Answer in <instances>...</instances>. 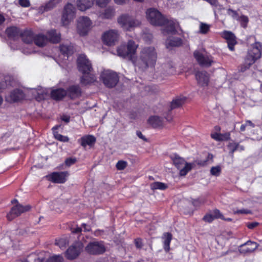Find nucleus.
<instances>
[{
	"label": "nucleus",
	"instance_id": "nucleus-1",
	"mask_svg": "<svg viewBox=\"0 0 262 262\" xmlns=\"http://www.w3.org/2000/svg\"><path fill=\"white\" fill-rule=\"evenodd\" d=\"M157 58V54L155 48L152 47L143 48L138 58L134 61L136 66L142 70L155 66Z\"/></svg>",
	"mask_w": 262,
	"mask_h": 262
},
{
	"label": "nucleus",
	"instance_id": "nucleus-2",
	"mask_svg": "<svg viewBox=\"0 0 262 262\" xmlns=\"http://www.w3.org/2000/svg\"><path fill=\"white\" fill-rule=\"evenodd\" d=\"M262 45L259 42H255L252 45V48L248 51L245 59V63L240 67L239 71L245 72L261 56Z\"/></svg>",
	"mask_w": 262,
	"mask_h": 262
},
{
	"label": "nucleus",
	"instance_id": "nucleus-3",
	"mask_svg": "<svg viewBox=\"0 0 262 262\" xmlns=\"http://www.w3.org/2000/svg\"><path fill=\"white\" fill-rule=\"evenodd\" d=\"M138 47V45L134 40H129L127 43H122L117 48V55L123 58L127 57L134 62V56Z\"/></svg>",
	"mask_w": 262,
	"mask_h": 262
},
{
	"label": "nucleus",
	"instance_id": "nucleus-4",
	"mask_svg": "<svg viewBox=\"0 0 262 262\" xmlns=\"http://www.w3.org/2000/svg\"><path fill=\"white\" fill-rule=\"evenodd\" d=\"M173 163L178 169H181L180 170V175L185 176L191 170L195 165L194 163H189L185 162V160L178 155H174L171 157Z\"/></svg>",
	"mask_w": 262,
	"mask_h": 262
},
{
	"label": "nucleus",
	"instance_id": "nucleus-5",
	"mask_svg": "<svg viewBox=\"0 0 262 262\" xmlns=\"http://www.w3.org/2000/svg\"><path fill=\"white\" fill-rule=\"evenodd\" d=\"M100 79L107 88H112L116 85L119 81L118 74L111 70H104L100 75Z\"/></svg>",
	"mask_w": 262,
	"mask_h": 262
},
{
	"label": "nucleus",
	"instance_id": "nucleus-6",
	"mask_svg": "<svg viewBox=\"0 0 262 262\" xmlns=\"http://www.w3.org/2000/svg\"><path fill=\"white\" fill-rule=\"evenodd\" d=\"M146 17L150 23L154 26H162L165 17L156 9L149 8L147 10Z\"/></svg>",
	"mask_w": 262,
	"mask_h": 262
},
{
	"label": "nucleus",
	"instance_id": "nucleus-7",
	"mask_svg": "<svg viewBox=\"0 0 262 262\" xmlns=\"http://www.w3.org/2000/svg\"><path fill=\"white\" fill-rule=\"evenodd\" d=\"M117 21L123 29L125 30H129L132 28L137 27L141 24L139 20L128 14L121 15L118 18Z\"/></svg>",
	"mask_w": 262,
	"mask_h": 262
},
{
	"label": "nucleus",
	"instance_id": "nucleus-8",
	"mask_svg": "<svg viewBox=\"0 0 262 262\" xmlns=\"http://www.w3.org/2000/svg\"><path fill=\"white\" fill-rule=\"evenodd\" d=\"M85 250L91 255H97L104 253L106 248L103 241H94L88 243Z\"/></svg>",
	"mask_w": 262,
	"mask_h": 262
},
{
	"label": "nucleus",
	"instance_id": "nucleus-9",
	"mask_svg": "<svg viewBox=\"0 0 262 262\" xmlns=\"http://www.w3.org/2000/svg\"><path fill=\"white\" fill-rule=\"evenodd\" d=\"M83 247L84 245L81 241L75 243L66 250V257L69 260L76 259L82 251Z\"/></svg>",
	"mask_w": 262,
	"mask_h": 262
},
{
	"label": "nucleus",
	"instance_id": "nucleus-10",
	"mask_svg": "<svg viewBox=\"0 0 262 262\" xmlns=\"http://www.w3.org/2000/svg\"><path fill=\"white\" fill-rule=\"evenodd\" d=\"M119 37L120 34L117 30H110L103 33L102 39L104 44L112 46L118 41Z\"/></svg>",
	"mask_w": 262,
	"mask_h": 262
},
{
	"label": "nucleus",
	"instance_id": "nucleus-11",
	"mask_svg": "<svg viewBox=\"0 0 262 262\" xmlns=\"http://www.w3.org/2000/svg\"><path fill=\"white\" fill-rule=\"evenodd\" d=\"M75 16V8L71 4H68L64 7L61 22L64 26L68 25Z\"/></svg>",
	"mask_w": 262,
	"mask_h": 262
},
{
	"label": "nucleus",
	"instance_id": "nucleus-12",
	"mask_svg": "<svg viewBox=\"0 0 262 262\" xmlns=\"http://www.w3.org/2000/svg\"><path fill=\"white\" fill-rule=\"evenodd\" d=\"M91 21L86 16L80 17L77 20V31L80 35H85L90 29Z\"/></svg>",
	"mask_w": 262,
	"mask_h": 262
},
{
	"label": "nucleus",
	"instance_id": "nucleus-13",
	"mask_svg": "<svg viewBox=\"0 0 262 262\" xmlns=\"http://www.w3.org/2000/svg\"><path fill=\"white\" fill-rule=\"evenodd\" d=\"M78 70L83 74L91 72L92 67L90 61L84 55H80L77 60Z\"/></svg>",
	"mask_w": 262,
	"mask_h": 262
},
{
	"label": "nucleus",
	"instance_id": "nucleus-14",
	"mask_svg": "<svg viewBox=\"0 0 262 262\" xmlns=\"http://www.w3.org/2000/svg\"><path fill=\"white\" fill-rule=\"evenodd\" d=\"M30 208V207L28 205L24 206L18 204L13 207L9 213L7 214V219L9 221H12L14 218L20 215L22 213L28 211Z\"/></svg>",
	"mask_w": 262,
	"mask_h": 262
},
{
	"label": "nucleus",
	"instance_id": "nucleus-15",
	"mask_svg": "<svg viewBox=\"0 0 262 262\" xmlns=\"http://www.w3.org/2000/svg\"><path fill=\"white\" fill-rule=\"evenodd\" d=\"M69 176L67 171L54 172L48 176L49 180L55 183L62 184L67 181Z\"/></svg>",
	"mask_w": 262,
	"mask_h": 262
},
{
	"label": "nucleus",
	"instance_id": "nucleus-16",
	"mask_svg": "<svg viewBox=\"0 0 262 262\" xmlns=\"http://www.w3.org/2000/svg\"><path fill=\"white\" fill-rule=\"evenodd\" d=\"M258 245L254 242L248 241L240 246L239 251L243 254H248L253 252L257 247Z\"/></svg>",
	"mask_w": 262,
	"mask_h": 262
},
{
	"label": "nucleus",
	"instance_id": "nucleus-17",
	"mask_svg": "<svg viewBox=\"0 0 262 262\" xmlns=\"http://www.w3.org/2000/svg\"><path fill=\"white\" fill-rule=\"evenodd\" d=\"M193 55L198 63L202 66L210 67L213 62L211 57L205 56L199 51H195Z\"/></svg>",
	"mask_w": 262,
	"mask_h": 262
},
{
	"label": "nucleus",
	"instance_id": "nucleus-18",
	"mask_svg": "<svg viewBox=\"0 0 262 262\" xmlns=\"http://www.w3.org/2000/svg\"><path fill=\"white\" fill-rule=\"evenodd\" d=\"M178 25V23L173 20H169L165 18V22L162 25L164 26L163 29V33L164 34L167 33V34H175L177 32L176 27Z\"/></svg>",
	"mask_w": 262,
	"mask_h": 262
},
{
	"label": "nucleus",
	"instance_id": "nucleus-19",
	"mask_svg": "<svg viewBox=\"0 0 262 262\" xmlns=\"http://www.w3.org/2000/svg\"><path fill=\"white\" fill-rule=\"evenodd\" d=\"M222 37L226 39L229 49L234 50V46L236 43V37L234 34L230 31H224L222 33Z\"/></svg>",
	"mask_w": 262,
	"mask_h": 262
},
{
	"label": "nucleus",
	"instance_id": "nucleus-20",
	"mask_svg": "<svg viewBox=\"0 0 262 262\" xmlns=\"http://www.w3.org/2000/svg\"><path fill=\"white\" fill-rule=\"evenodd\" d=\"M199 84L202 86L207 85L209 82V75L205 71L198 72L195 74Z\"/></svg>",
	"mask_w": 262,
	"mask_h": 262
},
{
	"label": "nucleus",
	"instance_id": "nucleus-21",
	"mask_svg": "<svg viewBox=\"0 0 262 262\" xmlns=\"http://www.w3.org/2000/svg\"><path fill=\"white\" fill-rule=\"evenodd\" d=\"M67 94L71 99H75L81 96V91L79 85H72L67 91Z\"/></svg>",
	"mask_w": 262,
	"mask_h": 262
},
{
	"label": "nucleus",
	"instance_id": "nucleus-22",
	"mask_svg": "<svg viewBox=\"0 0 262 262\" xmlns=\"http://www.w3.org/2000/svg\"><path fill=\"white\" fill-rule=\"evenodd\" d=\"M67 94V91L63 89H56L53 90L51 93V97L55 100H60Z\"/></svg>",
	"mask_w": 262,
	"mask_h": 262
},
{
	"label": "nucleus",
	"instance_id": "nucleus-23",
	"mask_svg": "<svg viewBox=\"0 0 262 262\" xmlns=\"http://www.w3.org/2000/svg\"><path fill=\"white\" fill-rule=\"evenodd\" d=\"M60 51L64 57L68 58L69 56L74 53V47L71 43H63L60 46Z\"/></svg>",
	"mask_w": 262,
	"mask_h": 262
},
{
	"label": "nucleus",
	"instance_id": "nucleus-24",
	"mask_svg": "<svg viewBox=\"0 0 262 262\" xmlns=\"http://www.w3.org/2000/svg\"><path fill=\"white\" fill-rule=\"evenodd\" d=\"M182 45V40L179 37H170L166 39L165 45L167 48L178 47Z\"/></svg>",
	"mask_w": 262,
	"mask_h": 262
},
{
	"label": "nucleus",
	"instance_id": "nucleus-25",
	"mask_svg": "<svg viewBox=\"0 0 262 262\" xmlns=\"http://www.w3.org/2000/svg\"><path fill=\"white\" fill-rule=\"evenodd\" d=\"M8 36L12 39H16L20 36L21 32L20 29L16 27H10L6 30Z\"/></svg>",
	"mask_w": 262,
	"mask_h": 262
},
{
	"label": "nucleus",
	"instance_id": "nucleus-26",
	"mask_svg": "<svg viewBox=\"0 0 262 262\" xmlns=\"http://www.w3.org/2000/svg\"><path fill=\"white\" fill-rule=\"evenodd\" d=\"M94 2V0H78L77 6L80 11H85L93 5Z\"/></svg>",
	"mask_w": 262,
	"mask_h": 262
},
{
	"label": "nucleus",
	"instance_id": "nucleus-27",
	"mask_svg": "<svg viewBox=\"0 0 262 262\" xmlns=\"http://www.w3.org/2000/svg\"><path fill=\"white\" fill-rule=\"evenodd\" d=\"M90 72H88L86 74H83V75L80 78V83L83 85H87L93 83L96 80V77L90 74Z\"/></svg>",
	"mask_w": 262,
	"mask_h": 262
},
{
	"label": "nucleus",
	"instance_id": "nucleus-28",
	"mask_svg": "<svg viewBox=\"0 0 262 262\" xmlns=\"http://www.w3.org/2000/svg\"><path fill=\"white\" fill-rule=\"evenodd\" d=\"M79 142H80L82 146L85 147L86 145L91 146L94 144L96 142V139L92 135H87L81 138Z\"/></svg>",
	"mask_w": 262,
	"mask_h": 262
},
{
	"label": "nucleus",
	"instance_id": "nucleus-29",
	"mask_svg": "<svg viewBox=\"0 0 262 262\" xmlns=\"http://www.w3.org/2000/svg\"><path fill=\"white\" fill-rule=\"evenodd\" d=\"M48 41L53 43H56L60 41L61 39L60 34L57 33L55 30H51L47 33Z\"/></svg>",
	"mask_w": 262,
	"mask_h": 262
},
{
	"label": "nucleus",
	"instance_id": "nucleus-30",
	"mask_svg": "<svg viewBox=\"0 0 262 262\" xmlns=\"http://www.w3.org/2000/svg\"><path fill=\"white\" fill-rule=\"evenodd\" d=\"M20 36L23 41L26 43H32L35 37L32 31L30 30H25L21 32Z\"/></svg>",
	"mask_w": 262,
	"mask_h": 262
},
{
	"label": "nucleus",
	"instance_id": "nucleus-31",
	"mask_svg": "<svg viewBox=\"0 0 262 262\" xmlns=\"http://www.w3.org/2000/svg\"><path fill=\"white\" fill-rule=\"evenodd\" d=\"M33 41L36 46L42 47L48 42V39L44 35L38 34L35 36Z\"/></svg>",
	"mask_w": 262,
	"mask_h": 262
},
{
	"label": "nucleus",
	"instance_id": "nucleus-32",
	"mask_svg": "<svg viewBox=\"0 0 262 262\" xmlns=\"http://www.w3.org/2000/svg\"><path fill=\"white\" fill-rule=\"evenodd\" d=\"M186 98L183 96L176 97L171 102L170 108V110L178 108L181 106L185 102Z\"/></svg>",
	"mask_w": 262,
	"mask_h": 262
},
{
	"label": "nucleus",
	"instance_id": "nucleus-33",
	"mask_svg": "<svg viewBox=\"0 0 262 262\" xmlns=\"http://www.w3.org/2000/svg\"><path fill=\"white\" fill-rule=\"evenodd\" d=\"M148 122L153 127H157L163 125V119L157 116H151L148 119Z\"/></svg>",
	"mask_w": 262,
	"mask_h": 262
},
{
	"label": "nucleus",
	"instance_id": "nucleus-34",
	"mask_svg": "<svg viewBox=\"0 0 262 262\" xmlns=\"http://www.w3.org/2000/svg\"><path fill=\"white\" fill-rule=\"evenodd\" d=\"M23 97L24 94L23 92L20 90L16 89L10 93V100L13 102H16L21 99Z\"/></svg>",
	"mask_w": 262,
	"mask_h": 262
},
{
	"label": "nucleus",
	"instance_id": "nucleus-35",
	"mask_svg": "<svg viewBox=\"0 0 262 262\" xmlns=\"http://www.w3.org/2000/svg\"><path fill=\"white\" fill-rule=\"evenodd\" d=\"M163 238L164 239L163 242L164 249L167 252L170 249L169 245L172 239V234L168 232L164 233L163 236Z\"/></svg>",
	"mask_w": 262,
	"mask_h": 262
},
{
	"label": "nucleus",
	"instance_id": "nucleus-36",
	"mask_svg": "<svg viewBox=\"0 0 262 262\" xmlns=\"http://www.w3.org/2000/svg\"><path fill=\"white\" fill-rule=\"evenodd\" d=\"M211 25L208 24L200 22L198 33L201 34H207L210 30Z\"/></svg>",
	"mask_w": 262,
	"mask_h": 262
},
{
	"label": "nucleus",
	"instance_id": "nucleus-37",
	"mask_svg": "<svg viewBox=\"0 0 262 262\" xmlns=\"http://www.w3.org/2000/svg\"><path fill=\"white\" fill-rule=\"evenodd\" d=\"M150 188L152 190H165L167 188V186L166 184L160 182H156L152 183L150 184Z\"/></svg>",
	"mask_w": 262,
	"mask_h": 262
},
{
	"label": "nucleus",
	"instance_id": "nucleus-38",
	"mask_svg": "<svg viewBox=\"0 0 262 262\" xmlns=\"http://www.w3.org/2000/svg\"><path fill=\"white\" fill-rule=\"evenodd\" d=\"M239 144L234 142H229L227 145L228 149L232 157H233V154L235 151L238 150Z\"/></svg>",
	"mask_w": 262,
	"mask_h": 262
},
{
	"label": "nucleus",
	"instance_id": "nucleus-39",
	"mask_svg": "<svg viewBox=\"0 0 262 262\" xmlns=\"http://www.w3.org/2000/svg\"><path fill=\"white\" fill-rule=\"evenodd\" d=\"M69 244V240L67 237H64L56 240L55 244L60 248H64Z\"/></svg>",
	"mask_w": 262,
	"mask_h": 262
},
{
	"label": "nucleus",
	"instance_id": "nucleus-40",
	"mask_svg": "<svg viewBox=\"0 0 262 262\" xmlns=\"http://www.w3.org/2000/svg\"><path fill=\"white\" fill-rule=\"evenodd\" d=\"M114 14V10L112 8L109 7L106 9L102 14L101 16L103 18L109 19L112 18Z\"/></svg>",
	"mask_w": 262,
	"mask_h": 262
},
{
	"label": "nucleus",
	"instance_id": "nucleus-41",
	"mask_svg": "<svg viewBox=\"0 0 262 262\" xmlns=\"http://www.w3.org/2000/svg\"><path fill=\"white\" fill-rule=\"evenodd\" d=\"M203 199H198L193 200L192 201H187L185 204H189L190 205L193 206L195 207H199L204 203Z\"/></svg>",
	"mask_w": 262,
	"mask_h": 262
},
{
	"label": "nucleus",
	"instance_id": "nucleus-42",
	"mask_svg": "<svg viewBox=\"0 0 262 262\" xmlns=\"http://www.w3.org/2000/svg\"><path fill=\"white\" fill-rule=\"evenodd\" d=\"M54 136L55 138L61 142H67L69 141V138L67 136H62L61 134H58L56 132L54 131Z\"/></svg>",
	"mask_w": 262,
	"mask_h": 262
},
{
	"label": "nucleus",
	"instance_id": "nucleus-43",
	"mask_svg": "<svg viewBox=\"0 0 262 262\" xmlns=\"http://www.w3.org/2000/svg\"><path fill=\"white\" fill-rule=\"evenodd\" d=\"M63 258L60 255H54L50 257L47 262H63Z\"/></svg>",
	"mask_w": 262,
	"mask_h": 262
},
{
	"label": "nucleus",
	"instance_id": "nucleus-44",
	"mask_svg": "<svg viewBox=\"0 0 262 262\" xmlns=\"http://www.w3.org/2000/svg\"><path fill=\"white\" fill-rule=\"evenodd\" d=\"M221 172V167L220 166L212 167L210 169V173L212 176H219Z\"/></svg>",
	"mask_w": 262,
	"mask_h": 262
},
{
	"label": "nucleus",
	"instance_id": "nucleus-45",
	"mask_svg": "<svg viewBox=\"0 0 262 262\" xmlns=\"http://www.w3.org/2000/svg\"><path fill=\"white\" fill-rule=\"evenodd\" d=\"M187 200H184L182 202V207L184 210V212L186 213H188L193 211L192 205H190L189 204H185V202Z\"/></svg>",
	"mask_w": 262,
	"mask_h": 262
},
{
	"label": "nucleus",
	"instance_id": "nucleus-46",
	"mask_svg": "<svg viewBox=\"0 0 262 262\" xmlns=\"http://www.w3.org/2000/svg\"><path fill=\"white\" fill-rule=\"evenodd\" d=\"M127 165V163L125 161L120 160L119 161L116 165V167L119 170H122L124 169Z\"/></svg>",
	"mask_w": 262,
	"mask_h": 262
},
{
	"label": "nucleus",
	"instance_id": "nucleus-47",
	"mask_svg": "<svg viewBox=\"0 0 262 262\" xmlns=\"http://www.w3.org/2000/svg\"><path fill=\"white\" fill-rule=\"evenodd\" d=\"M111 0H96V5L100 8H105Z\"/></svg>",
	"mask_w": 262,
	"mask_h": 262
},
{
	"label": "nucleus",
	"instance_id": "nucleus-48",
	"mask_svg": "<svg viewBox=\"0 0 262 262\" xmlns=\"http://www.w3.org/2000/svg\"><path fill=\"white\" fill-rule=\"evenodd\" d=\"M239 21L241 23L242 27L245 28L247 27L249 19L247 16L242 15L239 18Z\"/></svg>",
	"mask_w": 262,
	"mask_h": 262
},
{
	"label": "nucleus",
	"instance_id": "nucleus-49",
	"mask_svg": "<svg viewBox=\"0 0 262 262\" xmlns=\"http://www.w3.org/2000/svg\"><path fill=\"white\" fill-rule=\"evenodd\" d=\"M212 214H213L214 219H221L222 220V219H224L223 215L221 213L220 210L218 209L214 210L212 211Z\"/></svg>",
	"mask_w": 262,
	"mask_h": 262
},
{
	"label": "nucleus",
	"instance_id": "nucleus-50",
	"mask_svg": "<svg viewBox=\"0 0 262 262\" xmlns=\"http://www.w3.org/2000/svg\"><path fill=\"white\" fill-rule=\"evenodd\" d=\"M203 220L205 222L211 223L214 219L213 216V214L212 213H208L206 214L203 218Z\"/></svg>",
	"mask_w": 262,
	"mask_h": 262
},
{
	"label": "nucleus",
	"instance_id": "nucleus-51",
	"mask_svg": "<svg viewBox=\"0 0 262 262\" xmlns=\"http://www.w3.org/2000/svg\"><path fill=\"white\" fill-rule=\"evenodd\" d=\"M61 0H51L47 5V8L51 9L54 7Z\"/></svg>",
	"mask_w": 262,
	"mask_h": 262
},
{
	"label": "nucleus",
	"instance_id": "nucleus-52",
	"mask_svg": "<svg viewBox=\"0 0 262 262\" xmlns=\"http://www.w3.org/2000/svg\"><path fill=\"white\" fill-rule=\"evenodd\" d=\"M230 134L229 133L220 134V141L228 140L230 139Z\"/></svg>",
	"mask_w": 262,
	"mask_h": 262
},
{
	"label": "nucleus",
	"instance_id": "nucleus-53",
	"mask_svg": "<svg viewBox=\"0 0 262 262\" xmlns=\"http://www.w3.org/2000/svg\"><path fill=\"white\" fill-rule=\"evenodd\" d=\"M76 159L75 158H68L67 159H66L65 163L67 166H70L71 165L75 163L76 162Z\"/></svg>",
	"mask_w": 262,
	"mask_h": 262
},
{
	"label": "nucleus",
	"instance_id": "nucleus-54",
	"mask_svg": "<svg viewBox=\"0 0 262 262\" xmlns=\"http://www.w3.org/2000/svg\"><path fill=\"white\" fill-rule=\"evenodd\" d=\"M259 223L258 222H251V223H248L247 224V227L250 229H253L254 228L256 227L259 225Z\"/></svg>",
	"mask_w": 262,
	"mask_h": 262
},
{
	"label": "nucleus",
	"instance_id": "nucleus-55",
	"mask_svg": "<svg viewBox=\"0 0 262 262\" xmlns=\"http://www.w3.org/2000/svg\"><path fill=\"white\" fill-rule=\"evenodd\" d=\"M135 244L137 248L140 249L143 246V243L141 238H137L135 240Z\"/></svg>",
	"mask_w": 262,
	"mask_h": 262
},
{
	"label": "nucleus",
	"instance_id": "nucleus-56",
	"mask_svg": "<svg viewBox=\"0 0 262 262\" xmlns=\"http://www.w3.org/2000/svg\"><path fill=\"white\" fill-rule=\"evenodd\" d=\"M251 211L248 209H243L234 212V214H249Z\"/></svg>",
	"mask_w": 262,
	"mask_h": 262
},
{
	"label": "nucleus",
	"instance_id": "nucleus-57",
	"mask_svg": "<svg viewBox=\"0 0 262 262\" xmlns=\"http://www.w3.org/2000/svg\"><path fill=\"white\" fill-rule=\"evenodd\" d=\"M19 4L20 6L25 7H29L30 6V2L29 0H19Z\"/></svg>",
	"mask_w": 262,
	"mask_h": 262
},
{
	"label": "nucleus",
	"instance_id": "nucleus-58",
	"mask_svg": "<svg viewBox=\"0 0 262 262\" xmlns=\"http://www.w3.org/2000/svg\"><path fill=\"white\" fill-rule=\"evenodd\" d=\"M82 231V229L81 227H76L75 228H72L71 232L73 233H79Z\"/></svg>",
	"mask_w": 262,
	"mask_h": 262
},
{
	"label": "nucleus",
	"instance_id": "nucleus-59",
	"mask_svg": "<svg viewBox=\"0 0 262 262\" xmlns=\"http://www.w3.org/2000/svg\"><path fill=\"white\" fill-rule=\"evenodd\" d=\"M136 135L139 138L142 139L144 141H147L146 138L142 135V133L140 131H137Z\"/></svg>",
	"mask_w": 262,
	"mask_h": 262
},
{
	"label": "nucleus",
	"instance_id": "nucleus-60",
	"mask_svg": "<svg viewBox=\"0 0 262 262\" xmlns=\"http://www.w3.org/2000/svg\"><path fill=\"white\" fill-rule=\"evenodd\" d=\"M212 138L216 140V141H220V134H214L211 135Z\"/></svg>",
	"mask_w": 262,
	"mask_h": 262
},
{
	"label": "nucleus",
	"instance_id": "nucleus-61",
	"mask_svg": "<svg viewBox=\"0 0 262 262\" xmlns=\"http://www.w3.org/2000/svg\"><path fill=\"white\" fill-rule=\"evenodd\" d=\"M82 227L83 228L84 231H90L91 230V227L86 224H82Z\"/></svg>",
	"mask_w": 262,
	"mask_h": 262
},
{
	"label": "nucleus",
	"instance_id": "nucleus-62",
	"mask_svg": "<svg viewBox=\"0 0 262 262\" xmlns=\"http://www.w3.org/2000/svg\"><path fill=\"white\" fill-rule=\"evenodd\" d=\"M165 68L167 69L169 68V72L168 73V74H171L174 72V69L173 67H170V65H167L165 66Z\"/></svg>",
	"mask_w": 262,
	"mask_h": 262
},
{
	"label": "nucleus",
	"instance_id": "nucleus-63",
	"mask_svg": "<svg viewBox=\"0 0 262 262\" xmlns=\"http://www.w3.org/2000/svg\"><path fill=\"white\" fill-rule=\"evenodd\" d=\"M127 0H114L116 4L118 5H122L126 3Z\"/></svg>",
	"mask_w": 262,
	"mask_h": 262
},
{
	"label": "nucleus",
	"instance_id": "nucleus-64",
	"mask_svg": "<svg viewBox=\"0 0 262 262\" xmlns=\"http://www.w3.org/2000/svg\"><path fill=\"white\" fill-rule=\"evenodd\" d=\"M245 124L246 125V126L249 125V126H251L253 127L254 126V124L250 120L246 121Z\"/></svg>",
	"mask_w": 262,
	"mask_h": 262
}]
</instances>
